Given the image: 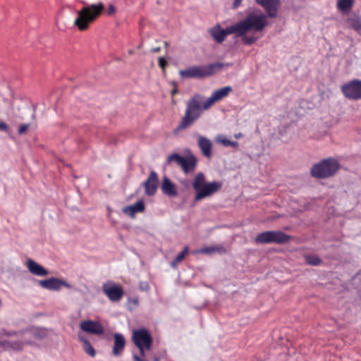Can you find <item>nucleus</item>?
I'll return each instance as SVG.
<instances>
[{
    "mask_svg": "<svg viewBox=\"0 0 361 361\" xmlns=\"http://www.w3.org/2000/svg\"><path fill=\"white\" fill-rule=\"evenodd\" d=\"M231 92V86L216 90L202 104L201 95L195 94L191 97L186 104L184 116L174 129V133H178L190 127L200 117L202 110L209 109L214 103L227 97Z\"/></svg>",
    "mask_w": 361,
    "mask_h": 361,
    "instance_id": "1",
    "label": "nucleus"
},
{
    "mask_svg": "<svg viewBox=\"0 0 361 361\" xmlns=\"http://www.w3.org/2000/svg\"><path fill=\"white\" fill-rule=\"evenodd\" d=\"M267 25L266 15L250 13L243 20L232 24L226 29H222L219 25H216L210 30V34L216 42L221 43L228 35L235 34L236 36H243L250 31L259 32Z\"/></svg>",
    "mask_w": 361,
    "mask_h": 361,
    "instance_id": "2",
    "label": "nucleus"
},
{
    "mask_svg": "<svg viewBox=\"0 0 361 361\" xmlns=\"http://www.w3.org/2000/svg\"><path fill=\"white\" fill-rule=\"evenodd\" d=\"M45 336V331L44 329L39 328H32L29 330L25 331L23 334H20L17 340H15L13 337L8 339L0 340V346L5 350H20L25 344L32 343L31 336L36 338H42Z\"/></svg>",
    "mask_w": 361,
    "mask_h": 361,
    "instance_id": "3",
    "label": "nucleus"
},
{
    "mask_svg": "<svg viewBox=\"0 0 361 361\" xmlns=\"http://www.w3.org/2000/svg\"><path fill=\"white\" fill-rule=\"evenodd\" d=\"M231 63L221 62L210 63L207 66H194L185 70H180L179 75L184 78H204L219 72L225 67H228Z\"/></svg>",
    "mask_w": 361,
    "mask_h": 361,
    "instance_id": "4",
    "label": "nucleus"
},
{
    "mask_svg": "<svg viewBox=\"0 0 361 361\" xmlns=\"http://www.w3.org/2000/svg\"><path fill=\"white\" fill-rule=\"evenodd\" d=\"M192 187L196 192L195 200L200 201L219 191L222 183L213 181L206 183L203 173H198L193 180Z\"/></svg>",
    "mask_w": 361,
    "mask_h": 361,
    "instance_id": "5",
    "label": "nucleus"
},
{
    "mask_svg": "<svg viewBox=\"0 0 361 361\" xmlns=\"http://www.w3.org/2000/svg\"><path fill=\"white\" fill-rule=\"evenodd\" d=\"M339 169L338 160L330 157L314 164L311 169V175L317 178H327L333 176Z\"/></svg>",
    "mask_w": 361,
    "mask_h": 361,
    "instance_id": "6",
    "label": "nucleus"
},
{
    "mask_svg": "<svg viewBox=\"0 0 361 361\" xmlns=\"http://www.w3.org/2000/svg\"><path fill=\"white\" fill-rule=\"evenodd\" d=\"M292 237L281 231L262 232L255 238V243L261 244H283L290 240Z\"/></svg>",
    "mask_w": 361,
    "mask_h": 361,
    "instance_id": "7",
    "label": "nucleus"
},
{
    "mask_svg": "<svg viewBox=\"0 0 361 361\" xmlns=\"http://www.w3.org/2000/svg\"><path fill=\"white\" fill-rule=\"evenodd\" d=\"M344 97L350 100L361 99V80L353 79L341 86Z\"/></svg>",
    "mask_w": 361,
    "mask_h": 361,
    "instance_id": "8",
    "label": "nucleus"
},
{
    "mask_svg": "<svg viewBox=\"0 0 361 361\" xmlns=\"http://www.w3.org/2000/svg\"><path fill=\"white\" fill-rule=\"evenodd\" d=\"M133 342L137 347H145L149 350L152 345V338L148 331L145 329L135 330L132 336Z\"/></svg>",
    "mask_w": 361,
    "mask_h": 361,
    "instance_id": "9",
    "label": "nucleus"
},
{
    "mask_svg": "<svg viewBox=\"0 0 361 361\" xmlns=\"http://www.w3.org/2000/svg\"><path fill=\"white\" fill-rule=\"evenodd\" d=\"M102 290L107 298L112 302H118L123 296V289L119 284L113 283H104Z\"/></svg>",
    "mask_w": 361,
    "mask_h": 361,
    "instance_id": "10",
    "label": "nucleus"
},
{
    "mask_svg": "<svg viewBox=\"0 0 361 361\" xmlns=\"http://www.w3.org/2000/svg\"><path fill=\"white\" fill-rule=\"evenodd\" d=\"M80 330L78 335L79 340L83 344V349L85 353L90 355V320H85L80 323Z\"/></svg>",
    "mask_w": 361,
    "mask_h": 361,
    "instance_id": "11",
    "label": "nucleus"
},
{
    "mask_svg": "<svg viewBox=\"0 0 361 361\" xmlns=\"http://www.w3.org/2000/svg\"><path fill=\"white\" fill-rule=\"evenodd\" d=\"M78 17L74 20V25L79 30L83 31L88 28L90 23V6H85L77 11Z\"/></svg>",
    "mask_w": 361,
    "mask_h": 361,
    "instance_id": "12",
    "label": "nucleus"
},
{
    "mask_svg": "<svg viewBox=\"0 0 361 361\" xmlns=\"http://www.w3.org/2000/svg\"><path fill=\"white\" fill-rule=\"evenodd\" d=\"M38 284L44 289L55 291L61 290L63 286L70 287V285L65 281L56 277L38 281Z\"/></svg>",
    "mask_w": 361,
    "mask_h": 361,
    "instance_id": "13",
    "label": "nucleus"
},
{
    "mask_svg": "<svg viewBox=\"0 0 361 361\" xmlns=\"http://www.w3.org/2000/svg\"><path fill=\"white\" fill-rule=\"evenodd\" d=\"M158 175L154 171H152L147 179L142 183L145 188V192L147 196H153L157 192L158 187Z\"/></svg>",
    "mask_w": 361,
    "mask_h": 361,
    "instance_id": "14",
    "label": "nucleus"
},
{
    "mask_svg": "<svg viewBox=\"0 0 361 361\" xmlns=\"http://www.w3.org/2000/svg\"><path fill=\"white\" fill-rule=\"evenodd\" d=\"M256 3L262 6L266 11L267 16L275 18L277 16L278 9L281 5L280 0H255Z\"/></svg>",
    "mask_w": 361,
    "mask_h": 361,
    "instance_id": "15",
    "label": "nucleus"
},
{
    "mask_svg": "<svg viewBox=\"0 0 361 361\" xmlns=\"http://www.w3.org/2000/svg\"><path fill=\"white\" fill-rule=\"evenodd\" d=\"M26 267L29 271L33 275L37 276H46L49 274V271L44 267L32 259H28L27 260Z\"/></svg>",
    "mask_w": 361,
    "mask_h": 361,
    "instance_id": "16",
    "label": "nucleus"
},
{
    "mask_svg": "<svg viewBox=\"0 0 361 361\" xmlns=\"http://www.w3.org/2000/svg\"><path fill=\"white\" fill-rule=\"evenodd\" d=\"M197 160L193 154L185 157V160L180 165V168L185 174L193 172L197 166Z\"/></svg>",
    "mask_w": 361,
    "mask_h": 361,
    "instance_id": "17",
    "label": "nucleus"
},
{
    "mask_svg": "<svg viewBox=\"0 0 361 361\" xmlns=\"http://www.w3.org/2000/svg\"><path fill=\"white\" fill-rule=\"evenodd\" d=\"M145 206L142 200L137 201L133 205H128L123 208L122 211L124 214L129 216L131 218H134L135 214L137 212H143L145 211Z\"/></svg>",
    "mask_w": 361,
    "mask_h": 361,
    "instance_id": "18",
    "label": "nucleus"
},
{
    "mask_svg": "<svg viewBox=\"0 0 361 361\" xmlns=\"http://www.w3.org/2000/svg\"><path fill=\"white\" fill-rule=\"evenodd\" d=\"M161 189L169 197H176L178 195L176 185L166 176L163 178Z\"/></svg>",
    "mask_w": 361,
    "mask_h": 361,
    "instance_id": "19",
    "label": "nucleus"
},
{
    "mask_svg": "<svg viewBox=\"0 0 361 361\" xmlns=\"http://www.w3.org/2000/svg\"><path fill=\"white\" fill-rule=\"evenodd\" d=\"M114 343L112 353L114 355L118 356L121 355L126 345V339L124 336L118 333L114 334Z\"/></svg>",
    "mask_w": 361,
    "mask_h": 361,
    "instance_id": "20",
    "label": "nucleus"
},
{
    "mask_svg": "<svg viewBox=\"0 0 361 361\" xmlns=\"http://www.w3.org/2000/svg\"><path fill=\"white\" fill-rule=\"evenodd\" d=\"M198 146L202 152V154L207 158H210L212 157V144L211 141L204 137V136H199L198 140H197Z\"/></svg>",
    "mask_w": 361,
    "mask_h": 361,
    "instance_id": "21",
    "label": "nucleus"
},
{
    "mask_svg": "<svg viewBox=\"0 0 361 361\" xmlns=\"http://www.w3.org/2000/svg\"><path fill=\"white\" fill-rule=\"evenodd\" d=\"M197 252L200 254L211 255L214 252L226 253V250L223 246L205 247L201 248Z\"/></svg>",
    "mask_w": 361,
    "mask_h": 361,
    "instance_id": "22",
    "label": "nucleus"
},
{
    "mask_svg": "<svg viewBox=\"0 0 361 361\" xmlns=\"http://www.w3.org/2000/svg\"><path fill=\"white\" fill-rule=\"evenodd\" d=\"M185 160V157H182L177 153H173L167 157L166 163L168 164L175 162L176 165L180 166Z\"/></svg>",
    "mask_w": 361,
    "mask_h": 361,
    "instance_id": "23",
    "label": "nucleus"
},
{
    "mask_svg": "<svg viewBox=\"0 0 361 361\" xmlns=\"http://www.w3.org/2000/svg\"><path fill=\"white\" fill-rule=\"evenodd\" d=\"M104 5L100 3L98 4H92V22L97 19L103 12Z\"/></svg>",
    "mask_w": 361,
    "mask_h": 361,
    "instance_id": "24",
    "label": "nucleus"
},
{
    "mask_svg": "<svg viewBox=\"0 0 361 361\" xmlns=\"http://www.w3.org/2000/svg\"><path fill=\"white\" fill-rule=\"evenodd\" d=\"M188 247L185 246L184 249L180 252L175 259L171 262V266L173 268H176L177 265L185 258V255L188 254Z\"/></svg>",
    "mask_w": 361,
    "mask_h": 361,
    "instance_id": "25",
    "label": "nucleus"
},
{
    "mask_svg": "<svg viewBox=\"0 0 361 361\" xmlns=\"http://www.w3.org/2000/svg\"><path fill=\"white\" fill-rule=\"evenodd\" d=\"M354 0H338L337 6L338 9L345 11L350 9L353 5Z\"/></svg>",
    "mask_w": 361,
    "mask_h": 361,
    "instance_id": "26",
    "label": "nucleus"
},
{
    "mask_svg": "<svg viewBox=\"0 0 361 361\" xmlns=\"http://www.w3.org/2000/svg\"><path fill=\"white\" fill-rule=\"evenodd\" d=\"M305 259L306 263L312 266H318L322 263V260L316 255H305Z\"/></svg>",
    "mask_w": 361,
    "mask_h": 361,
    "instance_id": "27",
    "label": "nucleus"
},
{
    "mask_svg": "<svg viewBox=\"0 0 361 361\" xmlns=\"http://www.w3.org/2000/svg\"><path fill=\"white\" fill-rule=\"evenodd\" d=\"M104 333V327L98 322L92 321V334L102 335Z\"/></svg>",
    "mask_w": 361,
    "mask_h": 361,
    "instance_id": "28",
    "label": "nucleus"
},
{
    "mask_svg": "<svg viewBox=\"0 0 361 361\" xmlns=\"http://www.w3.org/2000/svg\"><path fill=\"white\" fill-rule=\"evenodd\" d=\"M242 37L243 43L247 45H251L254 44L258 39V38L255 36H247L246 34H245Z\"/></svg>",
    "mask_w": 361,
    "mask_h": 361,
    "instance_id": "29",
    "label": "nucleus"
},
{
    "mask_svg": "<svg viewBox=\"0 0 361 361\" xmlns=\"http://www.w3.org/2000/svg\"><path fill=\"white\" fill-rule=\"evenodd\" d=\"M216 142L223 145L224 146L228 147L231 140H229L228 139H227L226 137H225L224 136H219L216 138Z\"/></svg>",
    "mask_w": 361,
    "mask_h": 361,
    "instance_id": "30",
    "label": "nucleus"
},
{
    "mask_svg": "<svg viewBox=\"0 0 361 361\" xmlns=\"http://www.w3.org/2000/svg\"><path fill=\"white\" fill-rule=\"evenodd\" d=\"M159 67L164 71L166 67L168 65L167 61L164 57H159L158 59Z\"/></svg>",
    "mask_w": 361,
    "mask_h": 361,
    "instance_id": "31",
    "label": "nucleus"
},
{
    "mask_svg": "<svg viewBox=\"0 0 361 361\" xmlns=\"http://www.w3.org/2000/svg\"><path fill=\"white\" fill-rule=\"evenodd\" d=\"M29 126H30V124H28V123L22 124L21 126H20V127L18 128V133L20 135L25 133L27 130Z\"/></svg>",
    "mask_w": 361,
    "mask_h": 361,
    "instance_id": "32",
    "label": "nucleus"
},
{
    "mask_svg": "<svg viewBox=\"0 0 361 361\" xmlns=\"http://www.w3.org/2000/svg\"><path fill=\"white\" fill-rule=\"evenodd\" d=\"M130 304H132L134 307H136L139 304V298L137 297H133L128 299Z\"/></svg>",
    "mask_w": 361,
    "mask_h": 361,
    "instance_id": "33",
    "label": "nucleus"
},
{
    "mask_svg": "<svg viewBox=\"0 0 361 361\" xmlns=\"http://www.w3.org/2000/svg\"><path fill=\"white\" fill-rule=\"evenodd\" d=\"M106 13L109 16H112L116 13V8L112 4H110L107 8Z\"/></svg>",
    "mask_w": 361,
    "mask_h": 361,
    "instance_id": "34",
    "label": "nucleus"
},
{
    "mask_svg": "<svg viewBox=\"0 0 361 361\" xmlns=\"http://www.w3.org/2000/svg\"><path fill=\"white\" fill-rule=\"evenodd\" d=\"M0 130H4L6 132L8 130V126L5 123H4V122L0 123Z\"/></svg>",
    "mask_w": 361,
    "mask_h": 361,
    "instance_id": "35",
    "label": "nucleus"
},
{
    "mask_svg": "<svg viewBox=\"0 0 361 361\" xmlns=\"http://www.w3.org/2000/svg\"><path fill=\"white\" fill-rule=\"evenodd\" d=\"M137 348L140 350V354L141 357H145V350H146L145 347L140 346V347H137Z\"/></svg>",
    "mask_w": 361,
    "mask_h": 361,
    "instance_id": "36",
    "label": "nucleus"
},
{
    "mask_svg": "<svg viewBox=\"0 0 361 361\" xmlns=\"http://www.w3.org/2000/svg\"><path fill=\"white\" fill-rule=\"evenodd\" d=\"M133 360L134 361H147V360L142 359L137 355H133Z\"/></svg>",
    "mask_w": 361,
    "mask_h": 361,
    "instance_id": "37",
    "label": "nucleus"
},
{
    "mask_svg": "<svg viewBox=\"0 0 361 361\" xmlns=\"http://www.w3.org/2000/svg\"><path fill=\"white\" fill-rule=\"evenodd\" d=\"M140 287H141V289L143 290H147L149 289V286L147 283H141L140 284Z\"/></svg>",
    "mask_w": 361,
    "mask_h": 361,
    "instance_id": "38",
    "label": "nucleus"
},
{
    "mask_svg": "<svg viewBox=\"0 0 361 361\" xmlns=\"http://www.w3.org/2000/svg\"><path fill=\"white\" fill-rule=\"evenodd\" d=\"M241 2H242V0H234L233 7L238 8L240 5Z\"/></svg>",
    "mask_w": 361,
    "mask_h": 361,
    "instance_id": "39",
    "label": "nucleus"
},
{
    "mask_svg": "<svg viewBox=\"0 0 361 361\" xmlns=\"http://www.w3.org/2000/svg\"><path fill=\"white\" fill-rule=\"evenodd\" d=\"M229 146H231L233 147H238V143L237 142H235V141H231L230 142V144H229Z\"/></svg>",
    "mask_w": 361,
    "mask_h": 361,
    "instance_id": "40",
    "label": "nucleus"
},
{
    "mask_svg": "<svg viewBox=\"0 0 361 361\" xmlns=\"http://www.w3.org/2000/svg\"><path fill=\"white\" fill-rule=\"evenodd\" d=\"M160 50H161V47H155V48H152L151 49V51L153 52V53H158V52L160 51Z\"/></svg>",
    "mask_w": 361,
    "mask_h": 361,
    "instance_id": "41",
    "label": "nucleus"
},
{
    "mask_svg": "<svg viewBox=\"0 0 361 361\" xmlns=\"http://www.w3.org/2000/svg\"><path fill=\"white\" fill-rule=\"evenodd\" d=\"M178 92V90L177 89H173V90H171V95L173 96L175 95L176 93Z\"/></svg>",
    "mask_w": 361,
    "mask_h": 361,
    "instance_id": "42",
    "label": "nucleus"
},
{
    "mask_svg": "<svg viewBox=\"0 0 361 361\" xmlns=\"http://www.w3.org/2000/svg\"><path fill=\"white\" fill-rule=\"evenodd\" d=\"M33 111H35V106H33ZM32 119L35 118V112H34L32 115Z\"/></svg>",
    "mask_w": 361,
    "mask_h": 361,
    "instance_id": "43",
    "label": "nucleus"
},
{
    "mask_svg": "<svg viewBox=\"0 0 361 361\" xmlns=\"http://www.w3.org/2000/svg\"><path fill=\"white\" fill-rule=\"evenodd\" d=\"M95 354V351L94 350V348L92 347V357H93Z\"/></svg>",
    "mask_w": 361,
    "mask_h": 361,
    "instance_id": "44",
    "label": "nucleus"
},
{
    "mask_svg": "<svg viewBox=\"0 0 361 361\" xmlns=\"http://www.w3.org/2000/svg\"><path fill=\"white\" fill-rule=\"evenodd\" d=\"M168 44H168V42H164V45H165V47H167V46H168Z\"/></svg>",
    "mask_w": 361,
    "mask_h": 361,
    "instance_id": "45",
    "label": "nucleus"
},
{
    "mask_svg": "<svg viewBox=\"0 0 361 361\" xmlns=\"http://www.w3.org/2000/svg\"><path fill=\"white\" fill-rule=\"evenodd\" d=\"M235 137L236 138H238V137H240V135H235Z\"/></svg>",
    "mask_w": 361,
    "mask_h": 361,
    "instance_id": "46",
    "label": "nucleus"
}]
</instances>
